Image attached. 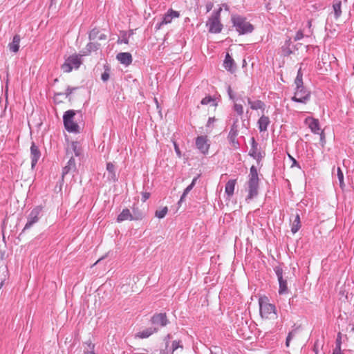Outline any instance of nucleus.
<instances>
[{"label":"nucleus","instance_id":"2eb2a0df","mask_svg":"<svg viewBox=\"0 0 354 354\" xmlns=\"http://www.w3.org/2000/svg\"><path fill=\"white\" fill-rule=\"evenodd\" d=\"M158 330V328H156V326H151L149 328H144L142 330L138 332L136 335V337L140 339L148 338L151 335L157 333Z\"/></svg>","mask_w":354,"mask_h":354},{"label":"nucleus","instance_id":"7ed1b4c3","mask_svg":"<svg viewBox=\"0 0 354 354\" xmlns=\"http://www.w3.org/2000/svg\"><path fill=\"white\" fill-rule=\"evenodd\" d=\"M221 10V8L214 10L206 23L209 32L211 33H220L223 29V24L220 21Z\"/></svg>","mask_w":354,"mask_h":354},{"label":"nucleus","instance_id":"052dcab7","mask_svg":"<svg viewBox=\"0 0 354 354\" xmlns=\"http://www.w3.org/2000/svg\"><path fill=\"white\" fill-rule=\"evenodd\" d=\"M106 39V35L105 34H99V36L97 37L98 40H104Z\"/></svg>","mask_w":354,"mask_h":354},{"label":"nucleus","instance_id":"864d4df0","mask_svg":"<svg viewBox=\"0 0 354 354\" xmlns=\"http://www.w3.org/2000/svg\"><path fill=\"white\" fill-rule=\"evenodd\" d=\"M171 338V334H168L164 339V341L165 342V347H169V340Z\"/></svg>","mask_w":354,"mask_h":354},{"label":"nucleus","instance_id":"c756f323","mask_svg":"<svg viewBox=\"0 0 354 354\" xmlns=\"http://www.w3.org/2000/svg\"><path fill=\"white\" fill-rule=\"evenodd\" d=\"M239 133V126L238 119L234 120L233 124L231 125L228 136H238Z\"/></svg>","mask_w":354,"mask_h":354},{"label":"nucleus","instance_id":"4c0bfd02","mask_svg":"<svg viewBox=\"0 0 354 354\" xmlns=\"http://www.w3.org/2000/svg\"><path fill=\"white\" fill-rule=\"evenodd\" d=\"M198 180V177H195L193 178L191 184L188 185L185 189H184V195H187L189 192L193 189L194 185H196V183Z\"/></svg>","mask_w":354,"mask_h":354},{"label":"nucleus","instance_id":"473e14b6","mask_svg":"<svg viewBox=\"0 0 354 354\" xmlns=\"http://www.w3.org/2000/svg\"><path fill=\"white\" fill-rule=\"evenodd\" d=\"M337 176L339 180V186L341 188H343L345 185L344 182V174L340 167H337Z\"/></svg>","mask_w":354,"mask_h":354},{"label":"nucleus","instance_id":"ea45409f","mask_svg":"<svg viewBox=\"0 0 354 354\" xmlns=\"http://www.w3.org/2000/svg\"><path fill=\"white\" fill-rule=\"evenodd\" d=\"M227 94L230 100H233L234 102L236 101L238 99L236 98L235 94L233 93L232 88L230 86H227Z\"/></svg>","mask_w":354,"mask_h":354},{"label":"nucleus","instance_id":"49530a36","mask_svg":"<svg viewBox=\"0 0 354 354\" xmlns=\"http://www.w3.org/2000/svg\"><path fill=\"white\" fill-rule=\"evenodd\" d=\"M107 178H108L109 180H111L113 182H115L118 180L115 172L108 173Z\"/></svg>","mask_w":354,"mask_h":354},{"label":"nucleus","instance_id":"9b49d317","mask_svg":"<svg viewBox=\"0 0 354 354\" xmlns=\"http://www.w3.org/2000/svg\"><path fill=\"white\" fill-rule=\"evenodd\" d=\"M30 150L31 168H32V169H34V168L35 167L36 165L38 162V160H39V158L41 157V152H40V150H39L38 146H37L34 142H32Z\"/></svg>","mask_w":354,"mask_h":354},{"label":"nucleus","instance_id":"423d86ee","mask_svg":"<svg viewBox=\"0 0 354 354\" xmlns=\"http://www.w3.org/2000/svg\"><path fill=\"white\" fill-rule=\"evenodd\" d=\"M81 64V57L78 55H73L65 60L61 68L64 73H70L73 69H77Z\"/></svg>","mask_w":354,"mask_h":354},{"label":"nucleus","instance_id":"1a4fd4ad","mask_svg":"<svg viewBox=\"0 0 354 354\" xmlns=\"http://www.w3.org/2000/svg\"><path fill=\"white\" fill-rule=\"evenodd\" d=\"M151 322L154 326L165 327L169 324L165 313H156L151 318Z\"/></svg>","mask_w":354,"mask_h":354},{"label":"nucleus","instance_id":"0e129e2a","mask_svg":"<svg viewBox=\"0 0 354 354\" xmlns=\"http://www.w3.org/2000/svg\"><path fill=\"white\" fill-rule=\"evenodd\" d=\"M290 339H288V338H287V337H286V346H287V347H288V346H289V345H290Z\"/></svg>","mask_w":354,"mask_h":354},{"label":"nucleus","instance_id":"393cba45","mask_svg":"<svg viewBox=\"0 0 354 354\" xmlns=\"http://www.w3.org/2000/svg\"><path fill=\"white\" fill-rule=\"evenodd\" d=\"M301 227V221H300V216L299 214H297L295 216V219L292 221L291 232L293 234H295L299 231Z\"/></svg>","mask_w":354,"mask_h":354},{"label":"nucleus","instance_id":"58836bf2","mask_svg":"<svg viewBox=\"0 0 354 354\" xmlns=\"http://www.w3.org/2000/svg\"><path fill=\"white\" fill-rule=\"evenodd\" d=\"M233 109L239 116H241L243 114V107L240 104L234 103Z\"/></svg>","mask_w":354,"mask_h":354},{"label":"nucleus","instance_id":"79ce46f5","mask_svg":"<svg viewBox=\"0 0 354 354\" xmlns=\"http://www.w3.org/2000/svg\"><path fill=\"white\" fill-rule=\"evenodd\" d=\"M295 88L305 87L304 86L303 79H301V78H295Z\"/></svg>","mask_w":354,"mask_h":354},{"label":"nucleus","instance_id":"6ab92c4d","mask_svg":"<svg viewBox=\"0 0 354 354\" xmlns=\"http://www.w3.org/2000/svg\"><path fill=\"white\" fill-rule=\"evenodd\" d=\"M21 41L20 35H15L13 38L12 42L8 44V48L12 53H17L19 50V43Z\"/></svg>","mask_w":354,"mask_h":354},{"label":"nucleus","instance_id":"8fccbe9b","mask_svg":"<svg viewBox=\"0 0 354 354\" xmlns=\"http://www.w3.org/2000/svg\"><path fill=\"white\" fill-rule=\"evenodd\" d=\"M106 170L108 171V173H110V172H115V166L113 163L111 162H108L106 164Z\"/></svg>","mask_w":354,"mask_h":354},{"label":"nucleus","instance_id":"37998d69","mask_svg":"<svg viewBox=\"0 0 354 354\" xmlns=\"http://www.w3.org/2000/svg\"><path fill=\"white\" fill-rule=\"evenodd\" d=\"M78 88V87H71V86H68L66 89V92L64 93V95H66V97H69L73 91H76L77 89Z\"/></svg>","mask_w":354,"mask_h":354},{"label":"nucleus","instance_id":"4d7b16f0","mask_svg":"<svg viewBox=\"0 0 354 354\" xmlns=\"http://www.w3.org/2000/svg\"><path fill=\"white\" fill-rule=\"evenodd\" d=\"M333 354H343L342 352H341V349H340V344H338V348H335L334 350H333Z\"/></svg>","mask_w":354,"mask_h":354},{"label":"nucleus","instance_id":"f704fd0d","mask_svg":"<svg viewBox=\"0 0 354 354\" xmlns=\"http://www.w3.org/2000/svg\"><path fill=\"white\" fill-rule=\"evenodd\" d=\"M273 269L277 275L278 281L283 278V268L280 265L274 266Z\"/></svg>","mask_w":354,"mask_h":354},{"label":"nucleus","instance_id":"a18cd8bd","mask_svg":"<svg viewBox=\"0 0 354 354\" xmlns=\"http://www.w3.org/2000/svg\"><path fill=\"white\" fill-rule=\"evenodd\" d=\"M288 157L290 159V160L292 161V165H291V167H297L298 168H301L299 164L298 163V162L295 160V158H293L292 156H290V154H288Z\"/></svg>","mask_w":354,"mask_h":354},{"label":"nucleus","instance_id":"e2e57ef3","mask_svg":"<svg viewBox=\"0 0 354 354\" xmlns=\"http://www.w3.org/2000/svg\"><path fill=\"white\" fill-rule=\"evenodd\" d=\"M118 43H124L127 44L129 43V39L127 38H123L120 41H118Z\"/></svg>","mask_w":354,"mask_h":354},{"label":"nucleus","instance_id":"7c9ffc66","mask_svg":"<svg viewBox=\"0 0 354 354\" xmlns=\"http://www.w3.org/2000/svg\"><path fill=\"white\" fill-rule=\"evenodd\" d=\"M131 221H139L142 220L144 217V214L138 208L133 209V214H131Z\"/></svg>","mask_w":354,"mask_h":354},{"label":"nucleus","instance_id":"c03bdc74","mask_svg":"<svg viewBox=\"0 0 354 354\" xmlns=\"http://www.w3.org/2000/svg\"><path fill=\"white\" fill-rule=\"evenodd\" d=\"M109 70L105 69L104 73L101 75V79L103 82H106L109 79Z\"/></svg>","mask_w":354,"mask_h":354},{"label":"nucleus","instance_id":"b1692460","mask_svg":"<svg viewBox=\"0 0 354 354\" xmlns=\"http://www.w3.org/2000/svg\"><path fill=\"white\" fill-rule=\"evenodd\" d=\"M132 216L130 210L127 208L122 209L121 213L118 216L117 221L121 223L124 221L129 220L131 221Z\"/></svg>","mask_w":354,"mask_h":354},{"label":"nucleus","instance_id":"20e7f679","mask_svg":"<svg viewBox=\"0 0 354 354\" xmlns=\"http://www.w3.org/2000/svg\"><path fill=\"white\" fill-rule=\"evenodd\" d=\"M259 304L260 315L263 318L270 319L277 315L275 306L270 304L267 297L260 298Z\"/></svg>","mask_w":354,"mask_h":354},{"label":"nucleus","instance_id":"a19ab883","mask_svg":"<svg viewBox=\"0 0 354 354\" xmlns=\"http://www.w3.org/2000/svg\"><path fill=\"white\" fill-rule=\"evenodd\" d=\"M72 147H73V149L74 151L75 155L76 156H79L80 155L81 152H80V149L78 147V143L77 142H73L72 143Z\"/></svg>","mask_w":354,"mask_h":354},{"label":"nucleus","instance_id":"4be33fe9","mask_svg":"<svg viewBox=\"0 0 354 354\" xmlns=\"http://www.w3.org/2000/svg\"><path fill=\"white\" fill-rule=\"evenodd\" d=\"M76 169L75 161L73 158H71L67 162V165L63 168L62 171V176H64L71 171H75Z\"/></svg>","mask_w":354,"mask_h":354},{"label":"nucleus","instance_id":"412c9836","mask_svg":"<svg viewBox=\"0 0 354 354\" xmlns=\"http://www.w3.org/2000/svg\"><path fill=\"white\" fill-rule=\"evenodd\" d=\"M236 183V179H230L226 183L225 187V192L228 196H232L234 194Z\"/></svg>","mask_w":354,"mask_h":354},{"label":"nucleus","instance_id":"c85d7f7f","mask_svg":"<svg viewBox=\"0 0 354 354\" xmlns=\"http://www.w3.org/2000/svg\"><path fill=\"white\" fill-rule=\"evenodd\" d=\"M212 103V105L214 106H216L218 105L217 102L214 98L211 96H206L202 99L201 104L203 105H207L208 104Z\"/></svg>","mask_w":354,"mask_h":354},{"label":"nucleus","instance_id":"c9c22d12","mask_svg":"<svg viewBox=\"0 0 354 354\" xmlns=\"http://www.w3.org/2000/svg\"><path fill=\"white\" fill-rule=\"evenodd\" d=\"M167 212H168L167 207H165L160 210L156 211L155 215L158 218H162L166 216Z\"/></svg>","mask_w":354,"mask_h":354},{"label":"nucleus","instance_id":"bf43d9fd","mask_svg":"<svg viewBox=\"0 0 354 354\" xmlns=\"http://www.w3.org/2000/svg\"><path fill=\"white\" fill-rule=\"evenodd\" d=\"M187 195H184V192L183 193L179 201L178 202V205L180 206L181 203L184 201Z\"/></svg>","mask_w":354,"mask_h":354},{"label":"nucleus","instance_id":"774afa93","mask_svg":"<svg viewBox=\"0 0 354 354\" xmlns=\"http://www.w3.org/2000/svg\"><path fill=\"white\" fill-rule=\"evenodd\" d=\"M339 344L341 345V342H340V341L337 339V345H336V348H338V344Z\"/></svg>","mask_w":354,"mask_h":354},{"label":"nucleus","instance_id":"680f3d73","mask_svg":"<svg viewBox=\"0 0 354 354\" xmlns=\"http://www.w3.org/2000/svg\"><path fill=\"white\" fill-rule=\"evenodd\" d=\"M295 332L294 331H291L288 333V336H287V338L290 339V340L291 341V339L294 337L295 336Z\"/></svg>","mask_w":354,"mask_h":354},{"label":"nucleus","instance_id":"6e6d98bb","mask_svg":"<svg viewBox=\"0 0 354 354\" xmlns=\"http://www.w3.org/2000/svg\"><path fill=\"white\" fill-rule=\"evenodd\" d=\"M215 121H216V118L214 117L209 118L207 123V127H209Z\"/></svg>","mask_w":354,"mask_h":354},{"label":"nucleus","instance_id":"603ef678","mask_svg":"<svg viewBox=\"0 0 354 354\" xmlns=\"http://www.w3.org/2000/svg\"><path fill=\"white\" fill-rule=\"evenodd\" d=\"M150 197V194L149 192H142V201L145 202Z\"/></svg>","mask_w":354,"mask_h":354},{"label":"nucleus","instance_id":"5701e85b","mask_svg":"<svg viewBox=\"0 0 354 354\" xmlns=\"http://www.w3.org/2000/svg\"><path fill=\"white\" fill-rule=\"evenodd\" d=\"M248 104L250 106V109L252 110L264 109L265 104L259 100L252 101L250 97L247 98Z\"/></svg>","mask_w":354,"mask_h":354},{"label":"nucleus","instance_id":"de8ad7c7","mask_svg":"<svg viewBox=\"0 0 354 354\" xmlns=\"http://www.w3.org/2000/svg\"><path fill=\"white\" fill-rule=\"evenodd\" d=\"M320 136V142L322 145L324 147L326 143L325 133L323 130H322L319 133H318Z\"/></svg>","mask_w":354,"mask_h":354},{"label":"nucleus","instance_id":"9d476101","mask_svg":"<svg viewBox=\"0 0 354 354\" xmlns=\"http://www.w3.org/2000/svg\"><path fill=\"white\" fill-rule=\"evenodd\" d=\"M250 144L251 149L249 151V155L257 160V162H259L263 158L264 155L260 151L259 145L254 137L251 138Z\"/></svg>","mask_w":354,"mask_h":354},{"label":"nucleus","instance_id":"3c124183","mask_svg":"<svg viewBox=\"0 0 354 354\" xmlns=\"http://www.w3.org/2000/svg\"><path fill=\"white\" fill-rule=\"evenodd\" d=\"M304 37V34L302 31L299 30L296 33V35L295 37V40L298 41Z\"/></svg>","mask_w":354,"mask_h":354},{"label":"nucleus","instance_id":"6e6552de","mask_svg":"<svg viewBox=\"0 0 354 354\" xmlns=\"http://www.w3.org/2000/svg\"><path fill=\"white\" fill-rule=\"evenodd\" d=\"M41 211H42L41 206H36L31 210V212H30V214L27 218L28 221L23 229V232H25L26 230H28L35 223L38 222L39 216L41 213Z\"/></svg>","mask_w":354,"mask_h":354},{"label":"nucleus","instance_id":"bb28decb","mask_svg":"<svg viewBox=\"0 0 354 354\" xmlns=\"http://www.w3.org/2000/svg\"><path fill=\"white\" fill-rule=\"evenodd\" d=\"M334 15L336 19L339 18L342 15V1L341 0H335L333 5Z\"/></svg>","mask_w":354,"mask_h":354},{"label":"nucleus","instance_id":"a878e982","mask_svg":"<svg viewBox=\"0 0 354 354\" xmlns=\"http://www.w3.org/2000/svg\"><path fill=\"white\" fill-rule=\"evenodd\" d=\"M100 44L99 43L89 42L86 46V50L83 52V55H86L91 53L92 51H95L100 48Z\"/></svg>","mask_w":354,"mask_h":354},{"label":"nucleus","instance_id":"13d9d810","mask_svg":"<svg viewBox=\"0 0 354 354\" xmlns=\"http://www.w3.org/2000/svg\"><path fill=\"white\" fill-rule=\"evenodd\" d=\"M296 78H301V79H303V73L301 71V66H300V68H299V70L297 71V74Z\"/></svg>","mask_w":354,"mask_h":354},{"label":"nucleus","instance_id":"69168bd1","mask_svg":"<svg viewBox=\"0 0 354 354\" xmlns=\"http://www.w3.org/2000/svg\"><path fill=\"white\" fill-rule=\"evenodd\" d=\"M212 6L211 4L207 6V12L212 9Z\"/></svg>","mask_w":354,"mask_h":354},{"label":"nucleus","instance_id":"09e8293b","mask_svg":"<svg viewBox=\"0 0 354 354\" xmlns=\"http://www.w3.org/2000/svg\"><path fill=\"white\" fill-rule=\"evenodd\" d=\"M173 143H174V150H175V152H176V155L178 156V157L180 158L181 157V152H180V150L179 149L178 145L175 141H174Z\"/></svg>","mask_w":354,"mask_h":354},{"label":"nucleus","instance_id":"dca6fc26","mask_svg":"<svg viewBox=\"0 0 354 354\" xmlns=\"http://www.w3.org/2000/svg\"><path fill=\"white\" fill-rule=\"evenodd\" d=\"M183 345L181 344V341L180 340H174L172 342L171 347H165L164 349H161L160 351V354H173L174 352L177 350L178 348H183Z\"/></svg>","mask_w":354,"mask_h":354},{"label":"nucleus","instance_id":"e433bc0d","mask_svg":"<svg viewBox=\"0 0 354 354\" xmlns=\"http://www.w3.org/2000/svg\"><path fill=\"white\" fill-rule=\"evenodd\" d=\"M99 34L100 30L97 28H93L90 31L88 34V38L90 40H95L97 39Z\"/></svg>","mask_w":354,"mask_h":354},{"label":"nucleus","instance_id":"ddd939ff","mask_svg":"<svg viewBox=\"0 0 354 354\" xmlns=\"http://www.w3.org/2000/svg\"><path fill=\"white\" fill-rule=\"evenodd\" d=\"M305 124L308 126L310 131L315 134L319 133L322 131L318 119L312 117H307L305 119Z\"/></svg>","mask_w":354,"mask_h":354},{"label":"nucleus","instance_id":"5fc2aeb1","mask_svg":"<svg viewBox=\"0 0 354 354\" xmlns=\"http://www.w3.org/2000/svg\"><path fill=\"white\" fill-rule=\"evenodd\" d=\"M165 23H162V19L160 22H158V23H157V24H156V26H155V29H156V30H158L161 29V28H162V27L163 26H165Z\"/></svg>","mask_w":354,"mask_h":354},{"label":"nucleus","instance_id":"338daca9","mask_svg":"<svg viewBox=\"0 0 354 354\" xmlns=\"http://www.w3.org/2000/svg\"><path fill=\"white\" fill-rule=\"evenodd\" d=\"M63 95V93H55V97L56 98L57 96H59V95Z\"/></svg>","mask_w":354,"mask_h":354},{"label":"nucleus","instance_id":"4468645a","mask_svg":"<svg viewBox=\"0 0 354 354\" xmlns=\"http://www.w3.org/2000/svg\"><path fill=\"white\" fill-rule=\"evenodd\" d=\"M180 17V12L178 11L174 10L170 8L167 10V12L163 15L162 19V23H165V25L171 24L174 19H177Z\"/></svg>","mask_w":354,"mask_h":354},{"label":"nucleus","instance_id":"0eeeda50","mask_svg":"<svg viewBox=\"0 0 354 354\" xmlns=\"http://www.w3.org/2000/svg\"><path fill=\"white\" fill-rule=\"evenodd\" d=\"M311 93L306 87L295 88L291 100L295 102L306 104L310 99Z\"/></svg>","mask_w":354,"mask_h":354},{"label":"nucleus","instance_id":"a211bd4d","mask_svg":"<svg viewBox=\"0 0 354 354\" xmlns=\"http://www.w3.org/2000/svg\"><path fill=\"white\" fill-rule=\"evenodd\" d=\"M270 123V120L268 116L262 115L259 118L257 122L258 128L260 132L266 131L268 129V125Z\"/></svg>","mask_w":354,"mask_h":354},{"label":"nucleus","instance_id":"2f4dec72","mask_svg":"<svg viewBox=\"0 0 354 354\" xmlns=\"http://www.w3.org/2000/svg\"><path fill=\"white\" fill-rule=\"evenodd\" d=\"M87 346V348L84 349V354H95V344H93L91 341H88L85 343Z\"/></svg>","mask_w":354,"mask_h":354},{"label":"nucleus","instance_id":"39448f33","mask_svg":"<svg viewBox=\"0 0 354 354\" xmlns=\"http://www.w3.org/2000/svg\"><path fill=\"white\" fill-rule=\"evenodd\" d=\"M75 115V111L68 110L63 115V122L64 127L67 131L70 133L79 132V125L73 121Z\"/></svg>","mask_w":354,"mask_h":354},{"label":"nucleus","instance_id":"f257e3e1","mask_svg":"<svg viewBox=\"0 0 354 354\" xmlns=\"http://www.w3.org/2000/svg\"><path fill=\"white\" fill-rule=\"evenodd\" d=\"M259 178L257 167L252 165L250 169L248 181L247 183L248 196L245 198L247 202L250 201L259 194Z\"/></svg>","mask_w":354,"mask_h":354},{"label":"nucleus","instance_id":"f8f14e48","mask_svg":"<svg viewBox=\"0 0 354 354\" xmlns=\"http://www.w3.org/2000/svg\"><path fill=\"white\" fill-rule=\"evenodd\" d=\"M196 146L202 153H207L209 145L207 144V137L203 136H198L196 139Z\"/></svg>","mask_w":354,"mask_h":354},{"label":"nucleus","instance_id":"aec40b11","mask_svg":"<svg viewBox=\"0 0 354 354\" xmlns=\"http://www.w3.org/2000/svg\"><path fill=\"white\" fill-rule=\"evenodd\" d=\"M223 66L228 71L233 72L235 70L234 62L229 53H227L225 55Z\"/></svg>","mask_w":354,"mask_h":354},{"label":"nucleus","instance_id":"cd10ccee","mask_svg":"<svg viewBox=\"0 0 354 354\" xmlns=\"http://www.w3.org/2000/svg\"><path fill=\"white\" fill-rule=\"evenodd\" d=\"M279 281V294L283 295L288 292V283L286 279H281Z\"/></svg>","mask_w":354,"mask_h":354},{"label":"nucleus","instance_id":"f3484780","mask_svg":"<svg viewBox=\"0 0 354 354\" xmlns=\"http://www.w3.org/2000/svg\"><path fill=\"white\" fill-rule=\"evenodd\" d=\"M117 59L126 66L132 63V56L129 53H120L116 56Z\"/></svg>","mask_w":354,"mask_h":354},{"label":"nucleus","instance_id":"72a5a7b5","mask_svg":"<svg viewBox=\"0 0 354 354\" xmlns=\"http://www.w3.org/2000/svg\"><path fill=\"white\" fill-rule=\"evenodd\" d=\"M237 136H227V139L229 142L232 145L233 147L235 149L239 148V142L236 140Z\"/></svg>","mask_w":354,"mask_h":354},{"label":"nucleus","instance_id":"f03ea898","mask_svg":"<svg viewBox=\"0 0 354 354\" xmlns=\"http://www.w3.org/2000/svg\"><path fill=\"white\" fill-rule=\"evenodd\" d=\"M231 21L239 35L251 33L254 30V26L246 20L245 17L241 15H232Z\"/></svg>","mask_w":354,"mask_h":354}]
</instances>
